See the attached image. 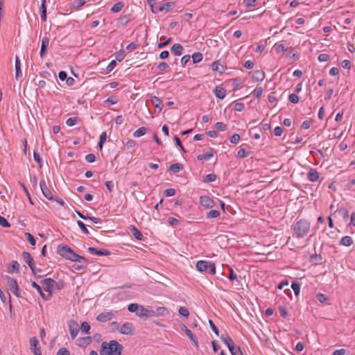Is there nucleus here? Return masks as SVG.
Returning <instances> with one entry per match:
<instances>
[{"label":"nucleus","mask_w":355,"mask_h":355,"mask_svg":"<svg viewBox=\"0 0 355 355\" xmlns=\"http://www.w3.org/2000/svg\"><path fill=\"white\" fill-rule=\"evenodd\" d=\"M122 351L123 346L117 341H104L101 345L100 355H121Z\"/></svg>","instance_id":"nucleus-1"},{"label":"nucleus","mask_w":355,"mask_h":355,"mask_svg":"<svg viewBox=\"0 0 355 355\" xmlns=\"http://www.w3.org/2000/svg\"><path fill=\"white\" fill-rule=\"evenodd\" d=\"M311 224L306 219H300L293 225L294 235L299 239L305 237L310 231Z\"/></svg>","instance_id":"nucleus-2"},{"label":"nucleus","mask_w":355,"mask_h":355,"mask_svg":"<svg viewBox=\"0 0 355 355\" xmlns=\"http://www.w3.org/2000/svg\"><path fill=\"white\" fill-rule=\"evenodd\" d=\"M57 253L66 259L72 260L76 252L67 245L60 244L57 248Z\"/></svg>","instance_id":"nucleus-3"},{"label":"nucleus","mask_w":355,"mask_h":355,"mask_svg":"<svg viewBox=\"0 0 355 355\" xmlns=\"http://www.w3.org/2000/svg\"><path fill=\"white\" fill-rule=\"evenodd\" d=\"M221 339L224 343L228 347L232 355H236L239 352L241 355L243 353L239 347H236L232 338L228 335H221Z\"/></svg>","instance_id":"nucleus-4"},{"label":"nucleus","mask_w":355,"mask_h":355,"mask_svg":"<svg viewBox=\"0 0 355 355\" xmlns=\"http://www.w3.org/2000/svg\"><path fill=\"white\" fill-rule=\"evenodd\" d=\"M6 281L8 291L12 293L17 297H21L19 288L15 279L9 276L6 277Z\"/></svg>","instance_id":"nucleus-5"},{"label":"nucleus","mask_w":355,"mask_h":355,"mask_svg":"<svg viewBox=\"0 0 355 355\" xmlns=\"http://www.w3.org/2000/svg\"><path fill=\"white\" fill-rule=\"evenodd\" d=\"M22 257H23V259L24 261L28 264V266H29V268H31V272L34 275H37V272H41L42 270L41 269H38L37 270H36L35 266H34V261H33V257H31V254L28 252H23L22 253Z\"/></svg>","instance_id":"nucleus-6"},{"label":"nucleus","mask_w":355,"mask_h":355,"mask_svg":"<svg viewBox=\"0 0 355 355\" xmlns=\"http://www.w3.org/2000/svg\"><path fill=\"white\" fill-rule=\"evenodd\" d=\"M44 290L49 293V297H51L53 291V285H55V281L51 278H46L40 282Z\"/></svg>","instance_id":"nucleus-7"},{"label":"nucleus","mask_w":355,"mask_h":355,"mask_svg":"<svg viewBox=\"0 0 355 355\" xmlns=\"http://www.w3.org/2000/svg\"><path fill=\"white\" fill-rule=\"evenodd\" d=\"M40 187L42 194L49 200H54V198L50 189L48 188L45 181L42 180L40 183Z\"/></svg>","instance_id":"nucleus-8"},{"label":"nucleus","mask_w":355,"mask_h":355,"mask_svg":"<svg viewBox=\"0 0 355 355\" xmlns=\"http://www.w3.org/2000/svg\"><path fill=\"white\" fill-rule=\"evenodd\" d=\"M69 328L71 336L73 339H74L79 331V326L78 322L74 320H69Z\"/></svg>","instance_id":"nucleus-9"},{"label":"nucleus","mask_w":355,"mask_h":355,"mask_svg":"<svg viewBox=\"0 0 355 355\" xmlns=\"http://www.w3.org/2000/svg\"><path fill=\"white\" fill-rule=\"evenodd\" d=\"M135 331V327L133 324L130 322H125L120 328V333L123 334H132L133 331Z\"/></svg>","instance_id":"nucleus-10"},{"label":"nucleus","mask_w":355,"mask_h":355,"mask_svg":"<svg viewBox=\"0 0 355 355\" xmlns=\"http://www.w3.org/2000/svg\"><path fill=\"white\" fill-rule=\"evenodd\" d=\"M38 341L35 337L30 339L31 349L34 353V355H41L40 348L37 347Z\"/></svg>","instance_id":"nucleus-11"},{"label":"nucleus","mask_w":355,"mask_h":355,"mask_svg":"<svg viewBox=\"0 0 355 355\" xmlns=\"http://www.w3.org/2000/svg\"><path fill=\"white\" fill-rule=\"evenodd\" d=\"M114 316L112 312H103L98 314L96 317V320L99 322H107L110 320Z\"/></svg>","instance_id":"nucleus-12"},{"label":"nucleus","mask_w":355,"mask_h":355,"mask_svg":"<svg viewBox=\"0 0 355 355\" xmlns=\"http://www.w3.org/2000/svg\"><path fill=\"white\" fill-rule=\"evenodd\" d=\"M88 251L93 254H96L98 256H108L110 254V252L106 250L103 249H96L94 247L88 248Z\"/></svg>","instance_id":"nucleus-13"},{"label":"nucleus","mask_w":355,"mask_h":355,"mask_svg":"<svg viewBox=\"0 0 355 355\" xmlns=\"http://www.w3.org/2000/svg\"><path fill=\"white\" fill-rule=\"evenodd\" d=\"M49 44V39L47 37H44L42 40L41 44V49L40 52V55L41 58H44L46 55V48Z\"/></svg>","instance_id":"nucleus-14"},{"label":"nucleus","mask_w":355,"mask_h":355,"mask_svg":"<svg viewBox=\"0 0 355 355\" xmlns=\"http://www.w3.org/2000/svg\"><path fill=\"white\" fill-rule=\"evenodd\" d=\"M214 93L219 99H223L226 96V90L220 86H216L214 89Z\"/></svg>","instance_id":"nucleus-15"},{"label":"nucleus","mask_w":355,"mask_h":355,"mask_svg":"<svg viewBox=\"0 0 355 355\" xmlns=\"http://www.w3.org/2000/svg\"><path fill=\"white\" fill-rule=\"evenodd\" d=\"M209 263L210 262H209V261L201 260V261H197L196 266L198 271L204 272V271H207L208 270Z\"/></svg>","instance_id":"nucleus-16"},{"label":"nucleus","mask_w":355,"mask_h":355,"mask_svg":"<svg viewBox=\"0 0 355 355\" xmlns=\"http://www.w3.org/2000/svg\"><path fill=\"white\" fill-rule=\"evenodd\" d=\"M200 204L207 207V208H209V207H211L213 206V203H214V201L208 196H201L200 198Z\"/></svg>","instance_id":"nucleus-17"},{"label":"nucleus","mask_w":355,"mask_h":355,"mask_svg":"<svg viewBox=\"0 0 355 355\" xmlns=\"http://www.w3.org/2000/svg\"><path fill=\"white\" fill-rule=\"evenodd\" d=\"M92 342V338L90 336H86L79 338L77 340L78 345L80 347H85L89 345Z\"/></svg>","instance_id":"nucleus-18"},{"label":"nucleus","mask_w":355,"mask_h":355,"mask_svg":"<svg viewBox=\"0 0 355 355\" xmlns=\"http://www.w3.org/2000/svg\"><path fill=\"white\" fill-rule=\"evenodd\" d=\"M307 178L311 182H316L319 179V173L314 168H311L307 174Z\"/></svg>","instance_id":"nucleus-19"},{"label":"nucleus","mask_w":355,"mask_h":355,"mask_svg":"<svg viewBox=\"0 0 355 355\" xmlns=\"http://www.w3.org/2000/svg\"><path fill=\"white\" fill-rule=\"evenodd\" d=\"M46 0H42V3L40 8V12L41 15V19L43 21H46Z\"/></svg>","instance_id":"nucleus-20"},{"label":"nucleus","mask_w":355,"mask_h":355,"mask_svg":"<svg viewBox=\"0 0 355 355\" xmlns=\"http://www.w3.org/2000/svg\"><path fill=\"white\" fill-rule=\"evenodd\" d=\"M150 101L155 107L158 109V112H160L162 110V103L161 99L157 96H152Z\"/></svg>","instance_id":"nucleus-21"},{"label":"nucleus","mask_w":355,"mask_h":355,"mask_svg":"<svg viewBox=\"0 0 355 355\" xmlns=\"http://www.w3.org/2000/svg\"><path fill=\"white\" fill-rule=\"evenodd\" d=\"M150 311L145 309L144 307L140 306V308H138L136 314L139 317H149L152 315L150 314Z\"/></svg>","instance_id":"nucleus-22"},{"label":"nucleus","mask_w":355,"mask_h":355,"mask_svg":"<svg viewBox=\"0 0 355 355\" xmlns=\"http://www.w3.org/2000/svg\"><path fill=\"white\" fill-rule=\"evenodd\" d=\"M322 257L321 254H314L311 255L310 261L315 265L322 263Z\"/></svg>","instance_id":"nucleus-23"},{"label":"nucleus","mask_w":355,"mask_h":355,"mask_svg":"<svg viewBox=\"0 0 355 355\" xmlns=\"http://www.w3.org/2000/svg\"><path fill=\"white\" fill-rule=\"evenodd\" d=\"M214 150L211 148V150L209 151H207L206 153L198 155L197 156V159L200 161L203 159L208 160L214 156Z\"/></svg>","instance_id":"nucleus-24"},{"label":"nucleus","mask_w":355,"mask_h":355,"mask_svg":"<svg viewBox=\"0 0 355 355\" xmlns=\"http://www.w3.org/2000/svg\"><path fill=\"white\" fill-rule=\"evenodd\" d=\"M171 50L175 55H181L182 54L183 47L180 44H174Z\"/></svg>","instance_id":"nucleus-25"},{"label":"nucleus","mask_w":355,"mask_h":355,"mask_svg":"<svg viewBox=\"0 0 355 355\" xmlns=\"http://www.w3.org/2000/svg\"><path fill=\"white\" fill-rule=\"evenodd\" d=\"M182 329L185 331V334L189 336V338L193 342V343L197 347L198 346V340L194 337V336L192 334L191 331L189 329H187V327L185 325H183Z\"/></svg>","instance_id":"nucleus-26"},{"label":"nucleus","mask_w":355,"mask_h":355,"mask_svg":"<svg viewBox=\"0 0 355 355\" xmlns=\"http://www.w3.org/2000/svg\"><path fill=\"white\" fill-rule=\"evenodd\" d=\"M123 7L124 3L122 1H119L113 5V6L110 9V11L113 13H116L121 11Z\"/></svg>","instance_id":"nucleus-27"},{"label":"nucleus","mask_w":355,"mask_h":355,"mask_svg":"<svg viewBox=\"0 0 355 355\" xmlns=\"http://www.w3.org/2000/svg\"><path fill=\"white\" fill-rule=\"evenodd\" d=\"M353 243L352 239L349 236H345L343 237L340 241V245L344 246H349Z\"/></svg>","instance_id":"nucleus-28"},{"label":"nucleus","mask_w":355,"mask_h":355,"mask_svg":"<svg viewBox=\"0 0 355 355\" xmlns=\"http://www.w3.org/2000/svg\"><path fill=\"white\" fill-rule=\"evenodd\" d=\"M265 78V73L263 71L257 70L254 72L253 79L257 81H262Z\"/></svg>","instance_id":"nucleus-29"},{"label":"nucleus","mask_w":355,"mask_h":355,"mask_svg":"<svg viewBox=\"0 0 355 355\" xmlns=\"http://www.w3.org/2000/svg\"><path fill=\"white\" fill-rule=\"evenodd\" d=\"M183 169V165L180 163L173 164L169 166L168 170L173 173H178Z\"/></svg>","instance_id":"nucleus-30"},{"label":"nucleus","mask_w":355,"mask_h":355,"mask_svg":"<svg viewBox=\"0 0 355 355\" xmlns=\"http://www.w3.org/2000/svg\"><path fill=\"white\" fill-rule=\"evenodd\" d=\"M130 230L132 231V234L135 239L139 241L142 240V234L139 230H137L135 226L131 225Z\"/></svg>","instance_id":"nucleus-31"},{"label":"nucleus","mask_w":355,"mask_h":355,"mask_svg":"<svg viewBox=\"0 0 355 355\" xmlns=\"http://www.w3.org/2000/svg\"><path fill=\"white\" fill-rule=\"evenodd\" d=\"M175 6L174 2H167L164 3H162V12H168L171 10Z\"/></svg>","instance_id":"nucleus-32"},{"label":"nucleus","mask_w":355,"mask_h":355,"mask_svg":"<svg viewBox=\"0 0 355 355\" xmlns=\"http://www.w3.org/2000/svg\"><path fill=\"white\" fill-rule=\"evenodd\" d=\"M15 77L17 78L21 73L20 60L17 55L15 57Z\"/></svg>","instance_id":"nucleus-33"},{"label":"nucleus","mask_w":355,"mask_h":355,"mask_svg":"<svg viewBox=\"0 0 355 355\" xmlns=\"http://www.w3.org/2000/svg\"><path fill=\"white\" fill-rule=\"evenodd\" d=\"M147 129L145 127H141L135 130L133 133L135 137H139L144 135L146 133Z\"/></svg>","instance_id":"nucleus-34"},{"label":"nucleus","mask_w":355,"mask_h":355,"mask_svg":"<svg viewBox=\"0 0 355 355\" xmlns=\"http://www.w3.org/2000/svg\"><path fill=\"white\" fill-rule=\"evenodd\" d=\"M193 63H198L202 60V54L199 52L194 53L192 56Z\"/></svg>","instance_id":"nucleus-35"},{"label":"nucleus","mask_w":355,"mask_h":355,"mask_svg":"<svg viewBox=\"0 0 355 355\" xmlns=\"http://www.w3.org/2000/svg\"><path fill=\"white\" fill-rule=\"evenodd\" d=\"M85 3L84 0H75L71 3V6L73 9H78Z\"/></svg>","instance_id":"nucleus-36"},{"label":"nucleus","mask_w":355,"mask_h":355,"mask_svg":"<svg viewBox=\"0 0 355 355\" xmlns=\"http://www.w3.org/2000/svg\"><path fill=\"white\" fill-rule=\"evenodd\" d=\"M338 211L339 213H340L343 215V219L345 221L348 220L349 218V211L347 209H346L345 207H340L338 209Z\"/></svg>","instance_id":"nucleus-37"},{"label":"nucleus","mask_w":355,"mask_h":355,"mask_svg":"<svg viewBox=\"0 0 355 355\" xmlns=\"http://www.w3.org/2000/svg\"><path fill=\"white\" fill-rule=\"evenodd\" d=\"M106 138H107L106 132H102L101 134V135H100L99 141H98V146L100 149H102L103 145L105 143V141L106 140Z\"/></svg>","instance_id":"nucleus-38"},{"label":"nucleus","mask_w":355,"mask_h":355,"mask_svg":"<svg viewBox=\"0 0 355 355\" xmlns=\"http://www.w3.org/2000/svg\"><path fill=\"white\" fill-rule=\"evenodd\" d=\"M220 215V212L218 210H210L207 213V218H215Z\"/></svg>","instance_id":"nucleus-39"},{"label":"nucleus","mask_w":355,"mask_h":355,"mask_svg":"<svg viewBox=\"0 0 355 355\" xmlns=\"http://www.w3.org/2000/svg\"><path fill=\"white\" fill-rule=\"evenodd\" d=\"M249 155H250V152L249 151H247L244 148H241L238 151L237 157H239V158L243 159V158L247 157L248 156H249Z\"/></svg>","instance_id":"nucleus-40"},{"label":"nucleus","mask_w":355,"mask_h":355,"mask_svg":"<svg viewBox=\"0 0 355 355\" xmlns=\"http://www.w3.org/2000/svg\"><path fill=\"white\" fill-rule=\"evenodd\" d=\"M275 47L277 53L284 52L288 50V47L286 46L284 44H276Z\"/></svg>","instance_id":"nucleus-41"},{"label":"nucleus","mask_w":355,"mask_h":355,"mask_svg":"<svg viewBox=\"0 0 355 355\" xmlns=\"http://www.w3.org/2000/svg\"><path fill=\"white\" fill-rule=\"evenodd\" d=\"M71 261H74V262H78V263H87V260L84 257L80 256L76 253Z\"/></svg>","instance_id":"nucleus-42"},{"label":"nucleus","mask_w":355,"mask_h":355,"mask_svg":"<svg viewBox=\"0 0 355 355\" xmlns=\"http://www.w3.org/2000/svg\"><path fill=\"white\" fill-rule=\"evenodd\" d=\"M263 88L261 87H257L252 92V95L255 98H259L263 94Z\"/></svg>","instance_id":"nucleus-43"},{"label":"nucleus","mask_w":355,"mask_h":355,"mask_svg":"<svg viewBox=\"0 0 355 355\" xmlns=\"http://www.w3.org/2000/svg\"><path fill=\"white\" fill-rule=\"evenodd\" d=\"M80 329H81V331L83 333L89 334V331L90 329V325L87 322H83L81 324Z\"/></svg>","instance_id":"nucleus-44"},{"label":"nucleus","mask_w":355,"mask_h":355,"mask_svg":"<svg viewBox=\"0 0 355 355\" xmlns=\"http://www.w3.org/2000/svg\"><path fill=\"white\" fill-rule=\"evenodd\" d=\"M291 288H293L295 295L297 296L300 291V284L298 282H294L292 283Z\"/></svg>","instance_id":"nucleus-45"},{"label":"nucleus","mask_w":355,"mask_h":355,"mask_svg":"<svg viewBox=\"0 0 355 355\" xmlns=\"http://www.w3.org/2000/svg\"><path fill=\"white\" fill-rule=\"evenodd\" d=\"M222 67L219 60L215 61L211 64V69L214 71H218L220 73H223V71L220 69L219 67Z\"/></svg>","instance_id":"nucleus-46"},{"label":"nucleus","mask_w":355,"mask_h":355,"mask_svg":"<svg viewBox=\"0 0 355 355\" xmlns=\"http://www.w3.org/2000/svg\"><path fill=\"white\" fill-rule=\"evenodd\" d=\"M216 175L214 173H210L205 176V179L204 180L205 182H214L216 180Z\"/></svg>","instance_id":"nucleus-47"},{"label":"nucleus","mask_w":355,"mask_h":355,"mask_svg":"<svg viewBox=\"0 0 355 355\" xmlns=\"http://www.w3.org/2000/svg\"><path fill=\"white\" fill-rule=\"evenodd\" d=\"M151 10L154 13H158V12H162V3H156L151 8Z\"/></svg>","instance_id":"nucleus-48"},{"label":"nucleus","mask_w":355,"mask_h":355,"mask_svg":"<svg viewBox=\"0 0 355 355\" xmlns=\"http://www.w3.org/2000/svg\"><path fill=\"white\" fill-rule=\"evenodd\" d=\"M25 236L31 245H35V243H36L35 239H34V237L32 236V234L31 233L26 232Z\"/></svg>","instance_id":"nucleus-49"},{"label":"nucleus","mask_w":355,"mask_h":355,"mask_svg":"<svg viewBox=\"0 0 355 355\" xmlns=\"http://www.w3.org/2000/svg\"><path fill=\"white\" fill-rule=\"evenodd\" d=\"M215 127L216 129H218L220 131H225L227 128V125L223 122H217L215 124Z\"/></svg>","instance_id":"nucleus-50"},{"label":"nucleus","mask_w":355,"mask_h":355,"mask_svg":"<svg viewBox=\"0 0 355 355\" xmlns=\"http://www.w3.org/2000/svg\"><path fill=\"white\" fill-rule=\"evenodd\" d=\"M316 298L317 300L320 302V303H325L327 302V301L328 300V298L327 297L324 295V294H322V293H318L316 295Z\"/></svg>","instance_id":"nucleus-51"},{"label":"nucleus","mask_w":355,"mask_h":355,"mask_svg":"<svg viewBox=\"0 0 355 355\" xmlns=\"http://www.w3.org/2000/svg\"><path fill=\"white\" fill-rule=\"evenodd\" d=\"M77 225H78V227L82 230V231L86 234H89V231L85 225V224L81 221V220H78L77 221Z\"/></svg>","instance_id":"nucleus-52"},{"label":"nucleus","mask_w":355,"mask_h":355,"mask_svg":"<svg viewBox=\"0 0 355 355\" xmlns=\"http://www.w3.org/2000/svg\"><path fill=\"white\" fill-rule=\"evenodd\" d=\"M179 313L186 318H188L189 312L188 309L184 306H181L178 310Z\"/></svg>","instance_id":"nucleus-53"},{"label":"nucleus","mask_w":355,"mask_h":355,"mask_svg":"<svg viewBox=\"0 0 355 355\" xmlns=\"http://www.w3.org/2000/svg\"><path fill=\"white\" fill-rule=\"evenodd\" d=\"M138 308H139V305L137 304L132 303V304H130L128 305V310L130 312H132V313L135 312L136 313Z\"/></svg>","instance_id":"nucleus-54"},{"label":"nucleus","mask_w":355,"mask_h":355,"mask_svg":"<svg viewBox=\"0 0 355 355\" xmlns=\"http://www.w3.org/2000/svg\"><path fill=\"white\" fill-rule=\"evenodd\" d=\"M168 68V64L166 62H162L157 65V69L159 71L162 72Z\"/></svg>","instance_id":"nucleus-55"},{"label":"nucleus","mask_w":355,"mask_h":355,"mask_svg":"<svg viewBox=\"0 0 355 355\" xmlns=\"http://www.w3.org/2000/svg\"><path fill=\"white\" fill-rule=\"evenodd\" d=\"M330 58V56L327 53H321L318 55V60L320 62H326L328 61Z\"/></svg>","instance_id":"nucleus-56"},{"label":"nucleus","mask_w":355,"mask_h":355,"mask_svg":"<svg viewBox=\"0 0 355 355\" xmlns=\"http://www.w3.org/2000/svg\"><path fill=\"white\" fill-rule=\"evenodd\" d=\"M124 58H125V51H123V50H120L116 54V60L119 62L123 60L124 59Z\"/></svg>","instance_id":"nucleus-57"},{"label":"nucleus","mask_w":355,"mask_h":355,"mask_svg":"<svg viewBox=\"0 0 355 355\" xmlns=\"http://www.w3.org/2000/svg\"><path fill=\"white\" fill-rule=\"evenodd\" d=\"M0 225L3 227H10V224L9 222L4 218L0 216Z\"/></svg>","instance_id":"nucleus-58"},{"label":"nucleus","mask_w":355,"mask_h":355,"mask_svg":"<svg viewBox=\"0 0 355 355\" xmlns=\"http://www.w3.org/2000/svg\"><path fill=\"white\" fill-rule=\"evenodd\" d=\"M289 101L293 103H297L299 102V97L295 94H291L288 96Z\"/></svg>","instance_id":"nucleus-59"},{"label":"nucleus","mask_w":355,"mask_h":355,"mask_svg":"<svg viewBox=\"0 0 355 355\" xmlns=\"http://www.w3.org/2000/svg\"><path fill=\"white\" fill-rule=\"evenodd\" d=\"M119 21L123 24L126 25L129 21L130 19L128 17V15H122L119 18Z\"/></svg>","instance_id":"nucleus-60"},{"label":"nucleus","mask_w":355,"mask_h":355,"mask_svg":"<svg viewBox=\"0 0 355 355\" xmlns=\"http://www.w3.org/2000/svg\"><path fill=\"white\" fill-rule=\"evenodd\" d=\"M77 120L78 119L76 117L69 118L66 121V124L68 126H73L76 123Z\"/></svg>","instance_id":"nucleus-61"},{"label":"nucleus","mask_w":355,"mask_h":355,"mask_svg":"<svg viewBox=\"0 0 355 355\" xmlns=\"http://www.w3.org/2000/svg\"><path fill=\"white\" fill-rule=\"evenodd\" d=\"M168 223L173 226L178 225L180 223V221L178 219L173 218V217H169L168 218Z\"/></svg>","instance_id":"nucleus-62"},{"label":"nucleus","mask_w":355,"mask_h":355,"mask_svg":"<svg viewBox=\"0 0 355 355\" xmlns=\"http://www.w3.org/2000/svg\"><path fill=\"white\" fill-rule=\"evenodd\" d=\"M279 311L282 317L285 318L288 316V312L286 307L281 306L279 307Z\"/></svg>","instance_id":"nucleus-63"},{"label":"nucleus","mask_w":355,"mask_h":355,"mask_svg":"<svg viewBox=\"0 0 355 355\" xmlns=\"http://www.w3.org/2000/svg\"><path fill=\"white\" fill-rule=\"evenodd\" d=\"M240 135L239 134H234L230 139V141L232 144H237L240 140Z\"/></svg>","instance_id":"nucleus-64"}]
</instances>
